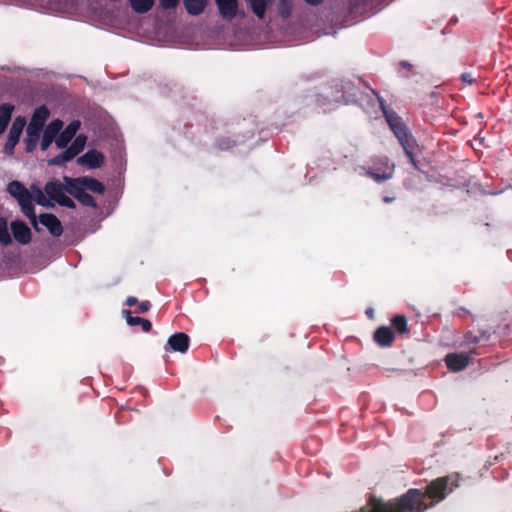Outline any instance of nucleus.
Returning a JSON list of instances; mask_svg holds the SVG:
<instances>
[{
	"label": "nucleus",
	"instance_id": "c03bdc74",
	"mask_svg": "<svg viewBox=\"0 0 512 512\" xmlns=\"http://www.w3.org/2000/svg\"><path fill=\"white\" fill-rule=\"evenodd\" d=\"M492 464H493V463H492L490 460H488V461L486 462V465H485V466H486V467H489V466H491Z\"/></svg>",
	"mask_w": 512,
	"mask_h": 512
},
{
	"label": "nucleus",
	"instance_id": "dca6fc26",
	"mask_svg": "<svg viewBox=\"0 0 512 512\" xmlns=\"http://www.w3.org/2000/svg\"><path fill=\"white\" fill-rule=\"evenodd\" d=\"M42 131L43 130L27 126L26 137L24 139L25 151L27 153H31L36 149Z\"/></svg>",
	"mask_w": 512,
	"mask_h": 512
},
{
	"label": "nucleus",
	"instance_id": "f704fd0d",
	"mask_svg": "<svg viewBox=\"0 0 512 512\" xmlns=\"http://www.w3.org/2000/svg\"><path fill=\"white\" fill-rule=\"evenodd\" d=\"M37 192H38V195H37V198H36V202L39 205H45L46 199H45V196H44L43 192L40 189H38Z\"/></svg>",
	"mask_w": 512,
	"mask_h": 512
},
{
	"label": "nucleus",
	"instance_id": "7ed1b4c3",
	"mask_svg": "<svg viewBox=\"0 0 512 512\" xmlns=\"http://www.w3.org/2000/svg\"><path fill=\"white\" fill-rule=\"evenodd\" d=\"M45 193L49 196V198L56 203H58L62 207L75 209V202L65 194V185H63L59 180H51L46 183L44 187Z\"/></svg>",
	"mask_w": 512,
	"mask_h": 512
},
{
	"label": "nucleus",
	"instance_id": "a19ab883",
	"mask_svg": "<svg viewBox=\"0 0 512 512\" xmlns=\"http://www.w3.org/2000/svg\"><path fill=\"white\" fill-rule=\"evenodd\" d=\"M394 200H395V197H390V196H385V197H383V201H384L385 203H391V202H393Z\"/></svg>",
	"mask_w": 512,
	"mask_h": 512
},
{
	"label": "nucleus",
	"instance_id": "6ab92c4d",
	"mask_svg": "<svg viewBox=\"0 0 512 512\" xmlns=\"http://www.w3.org/2000/svg\"><path fill=\"white\" fill-rule=\"evenodd\" d=\"M189 338L184 333H175L168 339V345L177 352H185L188 349Z\"/></svg>",
	"mask_w": 512,
	"mask_h": 512
},
{
	"label": "nucleus",
	"instance_id": "9b49d317",
	"mask_svg": "<svg viewBox=\"0 0 512 512\" xmlns=\"http://www.w3.org/2000/svg\"><path fill=\"white\" fill-rule=\"evenodd\" d=\"M215 2L222 19L231 21L236 17L238 12L237 0H215Z\"/></svg>",
	"mask_w": 512,
	"mask_h": 512
},
{
	"label": "nucleus",
	"instance_id": "f8f14e48",
	"mask_svg": "<svg viewBox=\"0 0 512 512\" xmlns=\"http://www.w3.org/2000/svg\"><path fill=\"white\" fill-rule=\"evenodd\" d=\"M445 362L451 371L458 372L467 367L469 359L465 354L451 353L445 357Z\"/></svg>",
	"mask_w": 512,
	"mask_h": 512
},
{
	"label": "nucleus",
	"instance_id": "39448f33",
	"mask_svg": "<svg viewBox=\"0 0 512 512\" xmlns=\"http://www.w3.org/2000/svg\"><path fill=\"white\" fill-rule=\"evenodd\" d=\"M26 125V119L22 116H18L12 123V126L9 130L7 141L4 145L3 152L6 155H13L15 146L18 144L20 136L23 132V129Z\"/></svg>",
	"mask_w": 512,
	"mask_h": 512
},
{
	"label": "nucleus",
	"instance_id": "6e6552de",
	"mask_svg": "<svg viewBox=\"0 0 512 512\" xmlns=\"http://www.w3.org/2000/svg\"><path fill=\"white\" fill-rule=\"evenodd\" d=\"M80 128V122L78 120L70 122L66 128L57 135L55 144L58 148H66L69 142L75 137L77 131Z\"/></svg>",
	"mask_w": 512,
	"mask_h": 512
},
{
	"label": "nucleus",
	"instance_id": "e433bc0d",
	"mask_svg": "<svg viewBox=\"0 0 512 512\" xmlns=\"http://www.w3.org/2000/svg\"><path fill=\"white\" fill-rule=\"evenodd\" d=\"M462 80L468 84H471L473 82V79L471 78V75L470 74H463L462 75Z\"/></svg>",
	"mask_w": 512,
	"mask_h": 512
},
{
	"label": "nucleus",
	"instance_id": "4be33fe9",
	"mask_svg": "<svg viewBox=\"0 0 512 512\" xmlns=\"http://www.w3.org/2000/svg\"><path fill=\"white\" fill-rule=\"evenodd\" d=\"M207 2L208 0H183V5L188 14L197 16L204 11Z\"/></svg>",
	"mask_w": 512,
	"mask_h": 512
},
{
	"label": "nucleus",
	"instance_id": "b1692460",
	"mask_svg": "<svg viewBox=\"0 0 512 512\" xmlns=\"http://www.w3.org/2000/svg\"><path fill=\"white\" fill-rule=\"evenodd\" d=\"M252 12L259 18L263 19L266 13V8L271 0H246Z\"/></svg>",
	"mask_w": 512,
	"mask_h": 512
},
{
	"label": "nucleus",
	"instance_id": "2f4dec72",
	"mask_svg": "<svg viewBox=\"0 0 512 512\" xmlns=\"http://www.w3.org/2000/svg\"><path fill=\"white\" fill-rule=\"evenodd\" d=\"M393 327V331L396 330L400 334H404L407 332V322H392L390 325Z\"/></svg>",
	"mask_w": 512,
	"mask_h": 512
},
{
	"label": "nucleus",
	"instance_id": "9d476101",
	"mask_svg": "<svg viewBox=\"0 0 512 512\" xmlns=\"http://www.w3.org/2000/svg\"><path fill=\"white\" fill-rule=\"evenodd\" d=\"M77 162L90 169L100 168L104 164V155L98 150H89L80 156Z\"/></svg>",
	"mask_w": 512,
	"mask_h": 512
},
{
	"label": "nucleus",
	"instance_id": "c85d7f7f",
	"mask_svg": "<svg viewBox=\"0 0 512 512\" xmlns=\"http://www.w3.org/2000/svg\"><path fill=\"white\" fill-rule=\"evenodd\" d=\"M367 175L376 182H382L392 177V173H377L372 170L367 171Z\"/></svg>",
	"mask_w": 512,
	"mask_h": 512
},
{
	"label": "nucleus",
	"instance_id": "f03ea898",
	"mask_svg": "<svg viewBox=\"0 0 512 512\" xmlns=\"http://www.w3.org/2000/svg\"><path fill=\"white\" fill-rule=\"evenodd\" d=\"M380 108L383 112V115L394 133L395 137L399 141L402 146L405 155L408 157L410 163L415 167L417 166V161L415 159L414 148L416 146V141L413 138L412 134L409 132V129L403 119L393 110L388 109L385 101L378 97Z\"/></svg>",
	"mask_w": 512,
	"mask_h": 512
},
{
	"label": "nucleus",
	"instance_id": "4468645a",
	"mask_svg": "<svg viewBox=\"0 0 512 512\" xmlns=\"http://www.w3.org/2000/svg\"><path fill=\"white\" fill-rule=\"evenodd\" d=\"M375 342L381 347L390 346L394 340L392 326H381L374 333Z\"/></svg>",
	"mask_w": 512,
	"mask_h": 512
},
{
	"label": "nucleus",
	"instance_id": "20e7f679",
	"mask_svg": "<svg viewBox=\"0 0 512 512\" xmlns=\"http://www.w3.org/2000/svg\"><path fill=\"white\" fill-rule=\"evenodd\" d=\"M86 144V137L78 135L72 144L66 148L65 151L48 160L50 166H64L67 162L71 161L80 152L83 151Z\"/></svg>",
	"mask_w": 512,
	"mask_h": 512
},
{
	"label": "nucleus",
	"instance_id": "c756f323",
	"mask_svg": "<svg viewBox=\"0 0 512 512\" xmlns=\"http://www.w3.org/2000/svg\"><path fill=\"white\" fill-rule=\"evenodd\" d=\"M179 4V0H159V6L163 10L175 9Z\"/></svg>",
	"mask_w": 512,
	"mask_h": 512
},
{
	"label": "nucleus",
	"instance_id": "72a5a7b5",
	"mask_svg": "<svg viewBox=\"0 0 512 512\" xmlns=\"http://www.w3.org/2000/svg\"><path fill=\"white\" fill-rule=\"evenodd\" d=\"M131 325L139 324L143 332H148L151 329V322H128Z\"/></svg>",
	"mask_w": 512,
	"mask_h": 512
},
{
	"label": "nucleus",
	"instance_id": "79ce46f5",
	"mask_svg": "<svg viewBox=\"0 0 512 512\" xmlns=\"http://www.w3.org/2000/svg\"><path fill=\"white\" fill-rule=\"evenodd\" d=\"M400 65H401L402 67H405V68H411V66H412V65H411L409 62H407V61H402V62L400 63Z\"/></svg>",
	"mask_w": 512,
	"mask_h": 512
},
{
	"label": "nucleus",
	"instance_id": "a211bd4d",
	"mask_svg": "<svg viewBox=\"0 0 512 512\" xmlns=\"http://www.w3.org/2000/svg\"><path fill=\"white\" fill-rule=\"evenodd\" d=\"M8 193L18 202L32 196L29 190L19 181H12L7 186Z\"/></svg>",
	"mask_w": 512,
	"mask_h": 512
},
{
	"label": "nucleus",
	"instance_id": "a18cd8bd",
	"mask_svg": "<svg viewBox=\"0 0 512 512\" xmlns=\"http://www.w3.org/2000/svg\"><path fill=\"white\" fill-rule=\"evenodd\" d=\"M477 141H479V140H478L477 136H475L474 137V142H477Z\"/></svg>",
	"mask_w": 512,
	"mask_h": 512
},
{
	"label": "nucleus",
	"instance_id": "a878e982",
	"mask_svg": "<svg viewBox=\"0 0 512 512\" xmlns=\"http://www.w3.org/2000/svg\"><path fill=\"white\" fill-rule=\"evenodd\" d=\"M236 146V140L231 137H219L214 143V147L219 151H227Z\"/></svg>",
	"mask_w": 512,
	"mask_h": 512
},
{
	"label": "nucleus",
	"instance_id": "0eeeda50",
	"mask_svg": "<svg viewBox=\"0 0 512 512\" xmlns=\"http://www.w3.org/2000/svg\"><path fill=\"white\" fill-rule=\"evenodd\" d=\"M11 231L14 239L21 245H27L32 240V232L28 225L22 220L12 221Z\"/></svg>",
	"mask_w": 512,
	"mask_h": 512
},
{
	"label": "nucleus",
	"instance_id": "473e14b6",
	"mask_svg": "<svg viewBox=\"0 0 512 512\" xmlns=\"http://www.w3.org/2000/svg\"><path fill=\"white\" fill-rule=\"evenodd\" d=\"M132 313H134V312L131 310H123L122 311V315L125 318V320H145L144 318L139 317V316H132Z\"/></svg>",
	"mask_w": 512,
	"mask_h": 512
},
{
	"label": "nucleus",
	"instance_id": "37998d69",
	"mask_svg": "<svg viewBox=\"0 0 512 512\" xmlns=\"http://www.w3.org/2000/svg\"><path fill=\"white\" fill-rule=\"evenodd\" d=\"M481 337H482V341H484V340H488L490 338V335L487 336L486 332L482 331Z\"/></svg>",
	"mask_w": 512,
	"mask_h": 512
},
{
	"label": "nucleus",
	"instance_id": "c9c22d12",
	"mask_svg": "<svg viewBox=\"0 0 512 512\" xmlns=\"http://www.w3.org/2000/svg\"><path fill=\"white\" fill-rule=\"evenodd\" d=\"M126 305L129 306V307H132V306H136L138 304V300L136 297L134 296H129L127 299H126Z\"/></svg>",
	"mask_w": 512,
	"mask_h": 512
},
{
	"label": "nucleus",
	"instance_id": "ddd939ff",
	"mask_svg": "<svg viewBox=\"0 0 512 512\" xmlns=\"http://www.w3.org/2000/svg\"><path fill=\"white\" fill-rule=\"evenodd\" d=\"M49 116V109L45 105H41L34 110L28 126L43 130V127Z\"/></svg>",
	"mask_w": 512,
	"mask_h": 512
},
{
	"label": "nucleus",
	"instance_id": "7c9ffc66",
	"mask_svg": "<svg viewBox=\"0 0 512 512\" xmlns=\"http://www.w3.org/2000/svg\"><path fill=\"white\" fill-rule=\"evenodd\" d=\"M151 308V304L149 301H143L141 302L140 304H138L136 306V308L134 309V313L135 314H143L145 312H147L149 309Z\"/></svg>",
	"mask_w": 512,
	"mask_h": 512
},
{
	"label": "nucleus",
	"instance_id": "58836bf2",
	"mask_svg": "<svg viewBox=\"0 0 512 512\" xmlns=\"http://www.w3.org/2000/svg\"><path fill=\"white\" fill-rule=\"evenodd\" d=\"M365 314L368 318L372 319L374 317V309L371 307L367 308Z\"/></svg>",
	"mask_w": 512,
	"mask_h": 512
},
{
	"label": "nucleus",
	"instance_id": "cd10ccee",
	"mask_svg": "<svg viewBox=\"0 0 512 512\" xmlns=\"http://www.w3.org/2000/svg\"><path fill=\"white\" fill-rule=\"evenodd\" d=\"M77 200L84 206L96 208L97 203L92 195L87 193L86 191L77 198Z\"/></svg>",
	"mask_w": 512,
	"mask_h": 512
},
{
	"label": "nucleus",
	"instance_id": "423d86ee",
	"mask_svg": "<svg viewBox=\"0 0 512 512\" xmlns=\"http://www.w3.org/2000/svg\"><path fill=\"white\" fill-rule=\"evenodd\" d=\"M63 127V122L60 119L52 120L45 128L43 137L40 143L42 151H46L53 141L56 140L57 135Z\"/></svg>",
	"mask_w": 512,
	"mask_h": 512
},
{
	"label": "nucleus",
	"instance_id": "f257e3e1",
	"mask_svg": "<svg viewBox=\"0 0 512 512\" xmlns=\"http://www.w3.org/2000/svg\"><path fill=\"white\" fill-rule=\"evenodd\" d=\"M457 486V475L440 477L427 486L425 493L418 489H410L393 502L371 499L359 512H424L430 507L424 502L425 497L438 503Z\"/></svg>",
	"mask_w": 512,
	"mask_h": 512
},
{
	"label": "nucleus",
	"instance_id": "f3484780",
	"mask_svg": "<svg viewBox=\"0 0 512 512\" xmlns=\"http://www.w3.org/2000/svg\"><path fill=\"white\" fill-rule=\"evenodd\" d=\"M63 180L65 183L66 192L72 195L75 199L80 197L85 192L80 177L71 178L68 176H64Z\"/></svg>",
	"mask_w": 512,
	"mask_h": 512
},
{
	"label": "nucleus",
	"instance_id": "412c9836",
	"mask_svg": "<svg viewBox=\"0 0 512 512\" xmlns=\"http://www.w3.org/2000/svg\"><path fill=\"white\" fill-rule=\"evenodd\" d=\"M14 106L9 103L0 105V135L6 130L12 116Z\"/></svg>",
	"mask_w": 512,
	"mask_h": 512
},
{
	"label": "nucleus",
	"instance_id": "5701e85b",
	"mask_svg": "<svg viewBox=\"0 0 512 512\" xmlns=\"http://www.w3.org/2000/svg\"><path fill=\"white\" fill-rule=\"evenodd\" d=\"M130 6L136 13L144 14L152 9L155 0H129Z\"/></svg>",
	"mask_w": 512,
	"mask_h": 512
},
{
	"label": "nucleus",
	"instance_id": "1a4fd4ad",
	"mask_svg": "<svg viewBox=\"0 0 512 512\" xmlns=\"http://www.w3.org/2000/svg\"><path fill=\"white\" fill-rule=\"evenodd\" d=\"M39 221L44 225L50 234L54 237H59L63 233V226L60 220L52 213H42L39 216Z\"/></svg>",
	"mask_w": 512,
	"mask_h": 512
},
{
	"label": "nucleus",
	"instance_id": "2eb2a0df",
	"mask_svg": "<svg viewBox=\"0 0 512 512\" xmlns=\"http://www.w3.org/2000/svg\"><path fill=\"white\" fill-rule=\"evenodd\" d=\"M22 213L30 220L33 228L36 231H40V228L37 223V216L35 213V207L33 205V198L32 196L22 200L21 202H18Z\"/></svg>",
	"mask_w": 512,
	"mask_h": 512
},
{
	"label": "nucleus",
	"instance_id": "bb28decb",
	"mask_svg": "<svg viewBox=\"0 0 512 512\" xmlns=\"http://www.w3.org/2000/svg\"><path fill=\"white\" fill-rule=\"evenodd\" d=\"M292 3L290 0H279L277 9L283 19H288L292 14Z\"/></svg>",
	"mask_w": 512,
	"mask_h": 512
},
{
	"label": "nucleus",
	"instance_id": "aec40b11",
	"mask_svg": "<svg viewBox=\"0 0 512 512\" xmlns=\"http://www.w3.org/2000/svg\"><path fill=\"white\" fill-rule=\"evenodd\" d=\"M81 183L84 186V190H89L93 193L103 194L105 191V186L102 182L97 180L96 178L83 176L80 177Z\"/></svg>",
	"mask_w": 512,
	"mask_h": 512
},
{
	"label": "nucleus",
	"instance_id": "ea45409f",
	"mask_svg": "<svg viewBox=\"0 0 512 512\" xmlns=\"http://www.w3.org/2000/svg\"><path fill=\"white\" fill-rule=\"evenodd\" d=\"M390 320H407L406 317L402 314L394 315Z\"/></svg>",
	"mask_w": 512,
	"mask_h": 512
},
{
	"label": "nucleus",
	"instance_id": "393cba45",
	"mask_svg": "<svg viewBox=\"0 0 512 512\" xmlns=\"http://www.w3.org/2000/svg\"><path fill=\"white\" fill-rule=\"evenodd\" d=\"M0 244L4 247L12 244V238L8 230V223L3 217H0Z\"/></svg>",
	"mask_w": 512,
	"mask_h": 512
},
{
	"label": "nucleus",
	"instance_id": "4c0bfd02",
	"mask_svg": "<svg viewBox=\"0 0 512 512\" xmlns=\"http://www.w3.org/2000/svg\"><path fill=\"white\" fill-rule=\"evenodd\" d=\"M306 3L312 6H317L321 4L324 0H304Z\"/></svg>",
	"mask_w": 512,
	"mask_h": 512
}]
</instances>
